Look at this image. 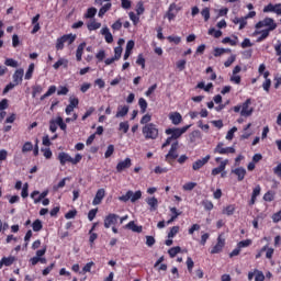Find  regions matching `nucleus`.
Returning <instances> with one entry per match:
<instances>
[{"mask_svg":"<svg viewBox=\"0 0 281 281\" xmlns=\"http://www.w3.org/2000/svg\"><path fill=\"white\" fill-rule=\"evenodd\" d=\"M57 159L61 166H65V164H72V166H76L82 161V155L77 154L75 158H71L69 154L61 151L58 154Z\"/></svg>","mask_w":281,"mask_h":281,"instance_id":"obj_1","label":"nucleus"},{"mask_svg":"<svg viewBox=\"0 0 281 281\" xmlns=\"http://www.w3.org/2000/svg\"><path fill=\"white\" fill-rule=\"evenodd\" d=\"M143 135L145 139H157L159 137V130L155 123H149L143 127Z\"/></svg>","mask_w":281,"mask_h":281,"instance_id":"obj_2","label":"nucleus"},{"mask_svg":"<svg viewBox=\"0 0 281 281\" xmlns=\"http://www.w3.org/2000/svg\"><path fill=\"white\" fill-rule=\"evenodd\" d=\"M256 30H262V27H267L266 30H268L269 32H273V30H276V27H278V24L276 23V20L271 19V18H266L261 21H259L256 25H255Z\"/></svg>","mask_w":281,"mask_h":281,"instance_id":"obj_3","label":"nucleus"},{"mask_svg":"<svg viewBox=\"0 0 281 281\" xmlns=\"http://www.w3.org/2000/svg\"><path fill=\"white\" fill-rule=\"evenodd\" d=\"M175 159H179V142L173 143L168 154L165 156L167 164H172Z\"/></svg>","mask_w":281,"mask_h":281,"instance_id":"obj_4","label":"nucleus"},{"mask_svg":"<svg viewBox=\"0 0 281 281\" xmlns=\"http://www.w3.org/2000/svg\"><path fill=\"white\" fill-rule=\"evenodd\" d=\"M139 199H142V191L133 192L132 190H130L126 192V194L121 195L119 198V201H123V203L132 201V203H135V201H139Z\"/></svg>","mask_w":281,"mask_h":281,"instance_id":"obj_5","label":"nucleus"},{"mask_svg":"<svg viewBox=\"0 0 281 281\" xmlns=\"http://www.w3.org/2000/svg\"><path fill=\"white\" fill-rule=\"evenodd\" d=\"M188 128H190V125L183 126L181 128L179 127H172V128H167L165 131L166 135H171L173 139H179L183 133L188 132Z\"/></svg>","mask_w":281,"mask_h":281,"instance_id":"obj_6","label":"nucleus"},{"mask_svg":"<svg viewBox=\"0 0 281 281\" xmlns=\"http://www.w3.org/2000/svg\"><path fill=\"white\" fill-rule=\"evenodd\" d=\"M223 143H218L217 146L214 148L215 155H229L236 153V149L234 147H223Z\"/></svg>","mask_w":281,"mask_h":281,"instance_id":"obj_7","label":"nucleus"},{"mask_svg":"<svg viewBox=\"0 0 281 281\" xmlns=\"http://www.w3.org/2000/svg\"><path fill=\"white\" fill-rule=\"evenodd\" d=\"M254 113V108L251 106V99H247L243 104H241V111L240 115L243 117H249Z\"/></svg>","mask_w":281,"mask_h":281,"instance_id":"obj_8","label":"nucleus"},{"mask_svg":"<svg viewBox=\"0 0 281 281\" xmlns=\"http://www.w3.org/2000/svg\"><path fill=\"white\" fill-rule=\"evenodd\" d=\"M180 10L181 9L179 7H177L176 3H171L169 5V9H168L167 14H166L168 21H175V19L177 18V14H179Z\"/></svg>","mask_w":281,"mask_h":281,"instance_id":"obj_9","label":"nucleus"},{"mask_svg":"<svg viewBox=\"0 0 281 281\" xmlns=\"http://www.w3.org/2000/svg\"><path fill=\"white\" fill-rule=\"evenodd\" d=\"M117 221H120V215L117 214H109L105 218H104V227L105 229H109V227H111V225H115V223H117Z\"/></svg>","mask_w":281,"mask_h":281,"instance_id":"obj_10","label":"nucleus"},{"mask_svg":"<svg viewBox=\"0 0 281 281\" xmlns=\"http://www.w3.org/2000/svg\"><path fill=\"white\" fill-rule=\"evenodd\" d=\"M131 166H133L131 158H125L116 165V172H124V170L131 168Z\"/></svg>","mask_w":281,"mask_h":281,"instance_id":"obj_11","label":"nucleus"},{"mask_svg":"<svg viewBox=\"0 0 281 281\" xmlns=\"http://www.w3.org/2000/svg\"><path fill=\"white\" fill-rule=\"evenodd\" d=\"M47 194H49V191H43L42 193H40L38 191H33L31 193V199L34 200V203H41L43 201V199H45L47 196Z\"/></svg>","mask_w":281,"mask_h":281,"instance_id":"obj_12","label":"nucleus"},{"mask_svg":"<svg viewBox=\"0 0 281 281\" xmlns=\"http://www.w3.org/2000/svg\"><path fill=\"white\" fill-rule=\"evenodd\" d=\"M211 156L207 155L202 159H198L192 164V170H201V168H203V166H205V164H207V161H210Z\"/></svg>","mask_w":281,"mask_h":281,"instance_id":"obj_13","label":"nucleus"},{"mask_svg":"<svg viewBox=\"0 0 281 281\" xmlns=\"http://www.w3.org/2000/svg\"><path fill=\"white\" fill-rule=\"evenodd\" d=\"M227 164H229L228 159L221 161L218 167L212 169L211 175L213 177H216V175H221V172H225V168H227Z\"/></svg>","mask_w":281,"mask_h":281,"instance_id":"obj_14","label":"nucleus"},{"mask_svg":"<svg viewBox=\"0 0 281 281\" xmlns=\"http://www.w3.org/2000/svg\"><path fill=\"white\" fill-rule=\"evenodd\" d=\"M23 76H25L23 68L16 69L12 76L14 85H21L23 82Z\"/></svg>","mask_w":281,"mask_h":281,"instance_id":"obj_15","label":"nucleus"},{"mask_svg":"<svg viewBox=\"0 0 281 281\" xmlns=\"http://www.w3.org/2000/svg\"><path fill=\"white\" fill-rule=\"evenodd\" d=\"M223 247H225V239L218 236L216 245L212 248L211 254H221L223 251Z\"/></svg>","mask_w":281,"mask_h":281,"instance_id":"obj_16","label":"nucleus"},{"mask_svg":"<svg viewBox=\"0 0 281 281\" xmlns=\"http://www.w3.org/2000/svg\"><path fill=\"white\" fill-rule=\"evenodd\" d=\"M106 194V191H104V189H99L95 193V196L92 201V205H100V203H102V199H104Z\"/></svg>","mask_w":281,"mask_h":281,"instance_id":"obj_17","label":"nucleus"},{"mask_svg":"<svg viewBox=\"0 0 281 281\" xmlns=\"http://www.w3.org/2000/svg\"><path fill=\"white\" fill-rule=\"evenodd\" d=\"M260 192H262V188L260 187V184H257L252 190V194H251V199L249 201V205H255L256 204V199H258V196H260Z\"/></svg>","mask_w":281,"mask_h":281,"instance_id":"obj_18","label":"nucleus"},{"mask_svg":"<svg viewBox=\"0 0 281 281\" xmlns=\"http://www.w3.org/2000/svg\"><path fill=\"white\" fill-rule=\"evenodd\" d=\"M233 175H236L238 181H243L247 175V169L243 167H238L232 170Z\"/></svg>","mask_w":281,"mask_h":281,"instance_id":"obj_19","label":"nucleus"},{"mask_svg":"<svg viewBox=\"0 0 281 281\" xmlns=\"http://www.w3.org/2000/svg\"><path fill=\"white\" fill-rule=\"evenodd\" d=\"M60 67H64V69H67L69 67V59L60 57L54 65L53 68L58 70Z\"/></svg>","mask_w":281,"mask_h":281,"instance_id":"obj_20","label":"nucleus"},{"mask_svg":"<svg viewBox=\"0 0 281 281\" xmlns=\"http://www.w3.org/2000/svg\"><path fill=\"white\" fill-rule=\"evenodd\" d=\"M146 203L147 205H149L150 212H155L157 211V207H159V201L157 200V198H147Z\"/></svg>","mask_w":281,"mask_h":281,"instance_id":"obj_21","label":"nucleus"},{"mask_svg":"<svg viewBox=\"0 0 281 281\" xmlns=\"http://www.w3.org/2000/svg\"><path fill=\"white\" fill-rule=\"evenodd\" d=\"M169 120L175 124V126H179V123L182 122L183 117L181 116V113L173 112L169 114Z\"/></svg>","mask_w":281,"mask_h":281,"instance_id":"obj_22","label":"nucleus"},{"mask_svg":"<svg viewBox=\"0 0 281 281\" xmlns=\"http://www.w3.org/2000/svg\"><path fill=\"white\" fill-rule=\"evenodd\" d=\"M128 115V105H119L115 117H126Z\"/></svg>","mask_w":281,"mask_h":281,"instance_id":"obj_23","label":"nucleus"},{"mask_svg":"<svg viewBox=\"0 0 281 281\" xmlns=\"http://www.w3.org/2000/svg\"><path fill=\"white\" fill-rule=\"evenodd\" d=\"M40 19H41V14H36L32 19L33 30L31 31V34H36V32H38V30H41V24L38 23Z\"/></svg>","mask_w":281,"mask_h":281,"instance_id":"obj_24","label":"nucleus"},{"mask_svg":"<svg viewBox=\"0 0 281 281\" xmlns=\"http://www.w3.org/2000/svg\"><path fill=\"white\" fill-rule=\"evenodd\" d=\"M85 47H87V43H81L78 47H77V52H76V58L78 60V63H80V60H82V54H85Z\"/></svg>","mask_w":281,"mask_h":281,"instance_id":"obj_25","label":"nucleus"},{"mask_svg":"<svg viewBox=\"0 0 281 281\" xmlns=\"http://www.w3.org/2000/svg\"><path fill=\"white\" fill-rule=\"evenodd\" d=\"M102 36H104L105 42L113 43V34H111V31L105 26L101 30Z\"/></svg>","mask_w":281,"mask_h":281,"instance_id":"obj_26","label":"nucleus"},{"mask_svg":"<svg viewBox=\"0 0 281 281\" xmlns=\"http://www.w3.org/2000/svg\"><path fill=\"white\" fill-rule=\"evenodd\" d=\"M233 23L239 25V30H244L245 25H247V18H235Z\"/></svg>","mask_w":281,"mask_h":281,"instance_id":"obj_27","label":"nucleus"},{"mask_svg":"<svg viewBox=\"0 0 281 281\" xmlns=\"http://www.w3.org/2000/svg\"><path fill=\"white\" fill-rule=\"evenodd\" d=\"M271 31L269 30H263V31H256L255 34H261L258 38H257V43H262V41H265V38L269 37V33Z\"/></svg>","mask_w":281,"mask_h":281,"instance_id":"obj_28","label":"nucleus"},{"mask_svg":"<svg viewBox=\"0 0 281 281\" xmlns=\"http://www.w3.org/2000/svg\"><path fill=\"white\" fill-rule=\"evenodd\" d=\"M125 227L127 229H132V232H136L137 234L142 233V226H137L134 221L126 224Z\"/></svg>","mask_w":281,"mask_h":281,"instance_id":"obj_29","label":"nucleus"},{"mask_svg":"<svg viewBox=\"0 0 281 281\" xmlns=\"http://www.w3.org/2000/svg\"><path fill=\"white\" fill-rule=\"evenodd\" d=\"M65 43L66 42L64 36L57 38L55 44V48L57 49V52H61V49H65Z\"/></svg>","mask_w":281,"mask_h":281,"instance_id":"obj_30","label":"nucleus"},{"mask_svg":"<svg viewBox=\"0 0 281 281\" xmlns=\"http://www.w3.org/2000/svg\"><path fill=\"white\" fill-rule=\"evenodd\" d=\"M15 261L16 258L12 256L2 258V263H4V267H11V265H14Z\"/></svg>","mask_w":281,"mask_h":281,"instance_id":"obj_31","label":"nucleus"},{"mask_svg":"<svg viewBox=\"0 0 281 281\" xmlns=\"http://www.w3.org/2000/svg\"><path fill=\"white\" fill-rule=\"evenodd\" d=\"M138 106H140V113H146V110L148 109V102L146 101V99L140 98L138 100Z\"/></svg>","mask_w":281,"mask_h":281,"instance_id":"obj_32","label":"nucleus"},{"mask_svg":"<svg viewBox=\"0 0 281 281\" xmlns=\"http://www.w3.org/2000/svg\"><path fill=\"white\" fill-rule=\"evenodd\" d=\"M128 128H131L128 121H124L119 124V131H122V133H128Z\"/></svg>","mask_w":281,"mask_h":281,"instance_id":"obj_33","label":"nucleus"},{"mask_svg":"<svg viewBox=\"0 0 281 281\" xmlns=\"http://www.w3.org/2000/svg\"><path fill=\"white\" fill-rule=\"evenodd\" d=\"M33 232H41L43 229V222L41 220H36L32 224Z\"/></svg>","mask_w":281,"mask_h":281,"instance_id":"obj_34","label":"nucleus"},{"mask_svg":"<svg viewBox=\"0 0 281 281\" xmlns=\"http://www.w3.org/2000/svg\"><path fill=\"white\" fill-rule=\"evenodd\" d=\"M111 10V2L104 4L100 10H99V16L102 19L104 16V13Z\"/></svg>","mask_w":281,"mask_h":281,"instance_id":"obj_35","label":"nucleus"},{"mask_svg":"<svg viewBox=\"0 0 281 281\" xmlns=\"http://www.w3.org/2000/svg\"><path fill=\"white\" fill-rule=\"evenodd\" d=\"M31 150H34V145L32 144V142L24 143V145L22 146V153H31Z\"/></svg>","mask_w":281,"mask_h":281,"instance_id":"obj_36","label":"nucleus"},{"mask_svg":"<svg viewBox=\"0 0 281 281\" xmlns=\"http://www.w3.org/2000/svg\"><path fill=\"white\" fill-rule=\"evenodd\" d=\"M34 74V64H30L27 71L25 72V80H32V76Z\"/></svg>","mask_w":281,"mask_h":281,"instance_id":"obj_37","label":"nucleus"},{"mask_svg":"<svg viewBox=\"0 0 281 281\" xmlns=\"http://www.w3.org/2000/svg\"><path fill=\"white\" fill-rule=\"evenodd\" d=\"M145 10L146 9L144 8V2H142V1L137 2V4H136L137 16H142V14H144Z\"/></svg>","mask_w":281,"mask_h":281,"instance_id":"obj_38","label":"nucleus"},{"mask_svg":"<svg viewBox=\"0 0 281 281\" xmlns=\"http://www.w3.org/2000/svg\"><path fill=\"white\" fill-rule=\"evenodd\" d=\"M273 199H276V193L273 191H268L263 195V201H267L268 203H271V201H273Z\"/></svg>","mask_w":281,"mask_h":281,"instance_id":"obj_39","label":"nucleus"},{"mask_svg":"<svg viewBox=\"0 0 281 281\" xmlns=\"http://www.w3.org/2000/svg\"><path fill=\"white\" fill-rule=\"evenodd\" d=\"M136 65H139L142 69H146V59L144 58V55L139 54L137 56Z\"/></svg>","mask_w":281,"mask_h":281,"instance_id":"obj_40","label":"nucleus"},{"mask_svg":"<svg viewBox=\"0 0 281 281\" xmlns=\"http://www.w3.org/2000/svg\"><path fill=\"white\" fill-rule=\"evenodd\" d=\"M100 27H102V23L100 22L92 21L88 24V30H90V32L93 30H100Z\"/></svg>","mask_w":281,"mask_h":281,"instance_id":"obj_41","label":"nucleus"},{"mask_svg":"<svg viewBox=\"0 0 281 281\" xmlns=\"http://www.w3.org/2000/svg\"><path fill=\"white\" fill-rule=\"evenodd\" d=\"M222 43L227 44L229 43L232 45V47H235V45H238V37L235 36L234 40L229 38V37H225Z\"/></svg>","mask_w":281,"mask_h":281,"instance_id":"obj_42","label":"nucleus"},{"mask_svg":"<svg viewBox=\"0 0 281 281\" xmlns=\"http://www.w3.org/2000/svg\"><path fill=\"white\" fill-rule=\"evenodd\" d=\"M98 14V9L95 8H89L87 13L85 14L86 19H93Z\"/></svg>","mask_w":281,"mask_h":281,"instance_id":"obj_43","label":"nucleus"},{"mask_svg":"<svg viewBox=\"0 0 281 281\" xmlns=\"http://www.w3.org/2000/svg\"><path fill=\"white\" fill-rule=\"evenodd\" d=\"M63 36H64L65 43H67V45H72V43L76 41V35H74V34H66Z\"/></svg>","mask_w":281,"mask_h":281,"instance_id":"obj_44","label":"nucleus"},{"mask_svg":"<svg viewBox=\"0 0 281 281\" xmlns=\"http://www.w3.org/2000/svg\"><path fill=\"white\" fill-rule=\"evenodd\" d=\"M4 65L7 67H13V68H16L19 67V61L12 59V58H7L5 61H4Z\"/></svg>","mask_w":281,"mask_h":281,"instance_id":"obj_45","label":"nucleus"},{"mask_svg":"<svg viewBox=\"0 0 281 281\" xmlns=\"http://www.w3.org/2000/svg\"><path fill=\"white\" fill-rule=\"evenodd\" d=\"M181 252V247L176 246L169 249L168 254L170 256V258H175V256H177V254Z\"/></svg>","mask_w":281,"mask_h":281,"instance_id":"obj_46","label":"nucleus"},{"mask_svg":"<svg viewBox=\"0 0 281 281\" xmlns=\"http://www.w3.org/2000/svg\"><path fill=\"white\" fill-rule=\"evenodd\" d=\"M209 34L210 36H214V38H221L223 36V32L220 30L216 31L215 29H210Z\"/></svg>","mask_w":281,"mask_h":281,"instance_id":"obj_47","label":"nucleus"},{"mask_svg":"<svg viewBox=\"0 0 281 281\" xmlns=\"http://www.w3.org/2000/svg\"><path fill=\"white\" fill-rule=\"evenodd\" d=\"M255 281H265V273L258 269H255Z\"/></svg>","mask_w":281,"mask_h":281,"instance_id":"obj_48","label":"nucleus"},{"mask_svg":"<svg viewBox=\"0 0 281 281\" xmlns=\"http://www.w3.org/2000/svg\"><path fill=\"white\" fill-rule=\"evenodd\" d=\"M231 52L228 48H214V56L218 58V56H223V54Z\"/></svg>","mask_w":281,"mask_h":281,"instance_id":"obj_49","label":"nucleus"},{"mask_svg":"<svg viewBox=\"0 0 281 281\" xmlns=\"http://www.w3.org/2000/svg\"><path fill=\"white\" fill-rule=\"evenodd\" d=\"M186 65H187L186 59H180L176 63V67L178 71H183V69H186Z\"/></svg>","mask_w":281,"mask_h":281,"instance_id":"obj_50","label":"nucleus"},{"mask_svg":"<svg viewBox=\"0 0 281 281\" xmlns=\"http://www.w3.org/2000/svg\"><path fill=\"white\" fill-rule=\"evenodd\" d=\"M251 239H245V240H241L237 244V247L239 249H244L245 247H249L251 245Z\"/></svg>","mask_w":281,"mask_h":281,"instance_id":"obj_51","label":"nucleus"},{"mask_svg":"<svg viewBox=\"0 0 281 281\" xmlns=\"http://www.w3.org/2000/svg\"><path fill=\"white\" fill-rule=\"evenodd\" d=\"M56 122H57V126H59L61 131H67V124L65 123V121H63L60 116L56 119Z\"/></svg>","mask_w":281,"mask_h":281,"instance_id":"obj_52","label":"nucleus"},{"mask_svg":"<svg viewBox=\"0 0 281 281\" xmlns=\"http://www.w3.org/2000/svg\"><path fill=\"white\" fill-rule=\"evenodd\" d=\"M113 153H115V146L109 145L108 149L104 154L105 159H109V157H111V155H113Z\"/></svg>","mask_w":281,"mask_h":281,"instance_id":"obj_53","label":"nucleus"},{"mask_svg":"<svg viewBox=\"0 0 281 281\" xmlns=\"http://www.w3.org/2000/svg\"><path fill=\"white\" fill-rule=\"evenodd\" d=\"M236 212V206L234 205H228L224 209V214H227V216H232Z\"/></svg>","mask_w":281,"mask_h":281,"instance_id":"obj_54","label":"nucleus"},{"mask_svg":"<svg viewBox=\"0 0 281 281\" xmlns=\"http://www.w3.org/2000/svg\"><path fill=\"white\" fill-rule=\"evenodd\" d=\"M78 104H80V101L78 100V98H76V97H70L69 98V104L68 105L76 109L78 106Z\"/></svg>","mask_w":281,"mask_h":281,"instance_id":"obj_55","label":"nucleus"},{"mask_svg":"<svg viewBox=\"0 0 281 281\" xmlns=\"http://www.w3.org/2000/svg\"><path fill=\"white\" fill-rule=\"evenodd\" d=\"M187 269L189 273H192V269H194V261L192 260L191 257L187 258Z\"/></svg>","mask_w":281,"mask_h":281,"instance_id":"obj_56","label":"nucleus"},{"mask_svg":"<svg viewBox=\"0 0 281 281\" xmlns=\"http://www.w3.org/2000/svg\"><path fill=\"white\" fill-rule=\"evenodd\" d=\"M154 172H155V175H166V172H168V168L157 166L154 169Z\"/></svg>","mask_w":281,"mask_h":281,"instance_id":"obj_57","label":"nucleus"},{"mask_svg":"<svg viewBox=\"0 0 281 281\" xmlns=\"http://www.w3.org/2000/svg\"><path fill=\"white\" fill-rule=\"evenodd\" d=\"M41 93H43V87L34 86L33 87V92H32L33 98L37 97Z\"/></svg>","mask_w":281,"mask_h":281,"instance_id":"obj_58","label":"nucleus"},{"mask_svg":"<svg viewBox=\"0 0 281 281\" xmlns=\"http://www.w3.org/2000/svg\"><path fill=\"white\" fill-rule=\"evenodd\" d=\"M236 63V55H231V57L224 63L225 67H232Z\"/></svg>","mask_w":281,"mask_h":281,"instance_id":"obj_59","label":"nucleus"},{"mask_svg":"<svg viewBox=\"0 0 281 281\" xmlns=\"http://www.w3.org/2000/svg\"><path fill=\"white\" fill-rule=\"evenodd\" d=\"M201 15L204 18V21H210V8H204L201 11Z\"/></svg>","mask_w":281,"mask_h":281,"instance_id":"obj_60","label":"nucleus"},{"mask_svg":"<svg viewBox=\"0 0 281 281\" xmlns=\"http://www.w3.org/2000/svg\"><path fill=\"white\" fill-rule=\"evenodd\" d=\"M179 234V226H173L168 233V238H175V235Z\"/></svg>","mask_w":281,"mask_h":281,"instance_id":"obj_61","label":"nucleus"},{"mask_svg":"<svg viewBox=\"0 0 281 281\" xmlns=\"http://www.w3.org/2000/svg\"><path fill=\"white\" fill-rule=\"evenodd\" d=\"M150 120H153V115L150 114H145L142 119H140V124H150L148 122H150Z\"/></svg>","mask_w":281,"mask_h":281,"instance_id":"obj_62","label":"nucleus"},{"mask_svg":"<svg viewBox=\"0 0 281 281\" xmlns=\"http://www.w3.org/2000/svg\"><path fill=\"white\" fill-rule=\"evenodd\" d=\"M240 76L239 75H232L231 76V82H233L234 85H240Z\"/></svg>","mask_w":281,"mask_h":281,"instance_id":"obj_63","label":"nucleus"},{"mask_svg":"<svg viewBox=\"0 0 281 281\" xmlns=\"http://www.w3.org/2000/svg\"><path fill=\"white\" fill-rule=\"evenodd\" d=\"M273 172L277 177L281 179V162L277 165V167L273 168Z\"/></svg>","mask_w":281,"mask_h":281,"instance_id":"obj_64","label":"nucleus"}]
</instances>
